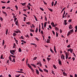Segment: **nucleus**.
Here are the masks:
<instances>
[{"label":"nucleus","instance_id":"0eeeda50","mask_svg":"<svg viewBox=\"0 0 77 77\" xmlns=\"http://www.w3.org/2000/svg\"><path fill=\"white\" fill-rule=\"evenodd\" d=\"M36 74H37V75H39V70L36 69Z\"/></svg>","mask_w":77,"mask_h":77},{"label":"nucleus","instance_id":"c9c22d12","mask_svg":"<svg viewBox=\"0 0 77 77\" xmlns=\"http://www.w3.org/2000/svg\"><path fill=\"white\" fill-rule=\"evenodd\" d=\"M37 59V57H34V58L33 59V60H36Z\"/></svg>","mask_w":77,"mask_h":77},{"label":"nucleus","instance_id":"412c9836","mask_svg":"<svg viewBox=\"0 0 77 77\" xmlns=\"http://www.w3.org/2000/svg\"><path fill=\"white\" fill-rule=\"evenodd\" d=\"M55 29L56 31H57L59 30V28L57 27H55Z\"/></svg>","mask_w":77,"mask_h":77},{"label":"nucleus","instance_id":"6e6d98bb","mask_svg":"<svg viewBox=\"0 0 77 77\" xmlns=\"http://www.w3.org/2000/svg\"><path fill=\"white\" fill-rule=\"evenodd\" d=\"M40 9H41V11H44V9H43V8L40 7Z\"/></svg>","mask_w":77,"mask_h":77},{"label":"nucleus","instance_id":"f8f14e48","mask_svg":"<svg viewBox=\"0 0 77 77\" xmlns=\"http://www.w3.org/2000/svg\"><path fill=\"white\" fill-rule=\"evenodd\" d=\"M14 45L13 47V48H16V44H15V43H14Z\"/></svg>","mask_w":77,"mask_h":77},{"label":"nucleus","instance_id":"69168bd1","mask_svg":"<svg viewBox=\"0 0 77 77\" xmlns=\"http://www.w3.org/2000/svg\"><path fill=\"white\" fill-rule=\"evenodd\" d=\"M0 20H1V21H2L3 19V18H2V17H0Z\"/></svg>","mask_w":77,"mask_h":77},{"label":"nucleus","instance_id":"a18cd8bd","mask_svg":"<svg viewBox=\"0 0 77 77\" xmlns=\"http://www.w3.org/2000/svg\"><path fill=\"white\" fill-rule=\"evenodd\" d=\"M1 2L2 3H6V2H4V1H1Z\"/></svg>","mask_w":77,"mask_h":77},{"label":"nucleus","instance_id":"e2e57ef3","mask_svg":"<svg viewBox=\"0 0 77 77\" xmlns=\"http://www.w3.org/2000/svg\"><path fill=\"white\" fill-rule=\"evenodd\" d=\"M32 27H33L34 28L35 27V26L33 24H32Z\"/></svg>","mask_w":77,"mask_h":77},{"label":"nucleus","instance_id":"ea45409f","mask_svg":"<svg viewBox=\"0 0 77 77\" xmlns=\"http://www.w3.org/2000/svg\"><path fill=\"white\" fill-rule=\"evenodd\" d=\"M72 21V19H69V20L68 21V22L69 23H71Z\"/></svg>","mask_w":77,"mask_h":77},{"label":"nucleus","instance_id":"9b49d317","mask_svg":"<svg viewBox=\"0 0 77 77\" xmlns=\"http://www.w3.org/2000/svg\"><path fill=\"white\" fill-rule=\"evenodd\" d=\"M54 50L55 53H57V51H56V47L55 46H54Z\"/></svg>","mask_w":77,"mask_h":77},{"label":"nucleus","instance_id":"a878e982","mask_svg":"<svg viewBox=\"0 0 77 77\" xmlns=\"http://www.w3.org/2000/svg\"><path fill=\"white\" fill-rule=\"evenodd\" d=\"M31 65L33 66L34 68H36V66H35V65H34L33 64H31Z\"/></svg>","mask_w":77,"mask_h":77},{"label":"nucleus","instance_id":"bb28decb","mask_svg":"<svg viewBox=\"0 0 77 77\" xmlns=\"http://www.w3.org/2000/svg\"><path fill=\"white\" fill-rule=\"evenodd\" d=\"M30 32H35V30H33L32 29H30Z\"/></svg>","mask_w":77,"mask_h":77},{"label":"nucleus","instance_id":"dca6fc26","mask_svg":"<svg viewBox=\"0 0 77 77\" xmlns=\"http://www.w3.org/2000/svg\"><path fill=\"white\" fill-rule=\"evenodd\" d=\"M47 22H45V23L44 25V28H45V27H46V26H47Z\"/></svg>","mask_w":77,"mask_h":77},{"label":"nucleus","instance_id":"13d9d810","mask_svg":"<svg viewBox=\"0 0 77 77\" xmlns=\"http://www.w3.org/2000/svg\"><path fill=\"white\" fill-rule=\"evenodd\" d=\"M52 32L53 35H55V32H54V31L52 30Z\"/></svg>","mask_w":77,"mask_h":77},{"label":"nucleus","instance_id":"393cba45","mask_svg":"<svg viewBox=\"0 0 77 77\" xmlns=\"http://www.w3.org/2000/svg\"><path fill=\"white\" fill-rule=\"evenodd\" d=\"M53 67H54V69H57V67L55 65H53Z\"/></svg>","mask_w":77,"mask_h":77},{"label":"nucleus","instance_id":"a19ab883","mask_svg":"<svg viewBox=\"0 0 77 77\" xmlns=\"http://www.w3.org/2000/svg\"><path fill=\"white\" fill-rule=\"evenodd\" d=\"M59 35V34L57 33V32H56V36L57 37H58V35Z\"/></svg>","mask_w":77,"mask_h":77},{"label":"nucleus","instance_id":"c85d7f7f","mask_svg":"<svg viewBox=\"0 0 77 77\" xmlns=\"http://www.w3.org/2000/svg\"><path fill=\"white\" fill-rule=\"evenodd\" d=\"M47 60H48V61H49L51 60V58H50L49 57H48L47 58Z\"/></svg>","mask_w":77,"mask_h":77},{"label":"nucleus","instance_id":"39448f33","mask_svg":"<svg viewBox=\"0 0 77 77\" xmlns=\"http://www.w3.org/2000/svg\"><path fill=\"white\" fill-rule=\"evenodd\" d=\"M65 11H64V13L62 15V17L63 18H65Z\"/></svg>","mask_w":77,"mask_h":77},{"label":"nucleus","instance_id":"72a5a7b5","mask_svg":"<svg viewBox=\"0 0 77 77\" xmlns=\"http://www.w3.org/2000/svg\"><path fill=\"white\" fill-rule=\"evenodd\" d=\"M62 56L63 57V60H65V56L63 55V54H62Z\"/></svg>","mask_w":77,"mask_h":77},{"label":"nucleus","instance_id":"7c9ffc66","mask_svg":"<svg viewBox=\"0 0 77 77\" xmlns=\"http://www.w3.org/2000/svg\"><path fill=\"white\" fill-rule=\"evenodd\" d=\"M26 3H21V4L22 5V6H25V5H26Z\"/></svg>","mask_w":77,"mask_h":77},{"label":"nucleus","instance_id":"5701e85b","mask_svg":"<svg viewBox=\"0 0 77 77\" xmlns=\"http://www.w3.org/2000/svg\"><path fill=\"white\" fill-rule=\"evenodd\" d=\"M33 15V16H34V17L35 20L36 21H38V19H37V18H36V17L35 15Z\"/></svg>","mask_w":77,"mask_h":77},{"label":"nucleus","instance_id":"c756f323","mask_svg":"<svg viewBox=\"0 0 77 77\" xmlns=\"http://www.w3.org/2000/svg\"><path fill=\"white\" fill-rule=\"evenodd\" d=\"M48 8L49 10V11H50L51 12H53V10H52V9L49 8Z\"/></svg>","mask_w":77,"mask_h":77},{"label":"nucleus","instance_id":"37998d69","mask_svg":"<svg viewBox=\"0 0 77 77\" xmlns=\"http://www.w3.org/2000/svg\"><path fill=\"white\" fill-rule=\"evenodd\" d=\"M41 33L42 35H44V32H43V31H41Z\"/></svg>","mask_w":77,"mask_h":77},{"label":"nucleus","instance_id":"1a4fd4ad","mask_svg":"<svg viewBox=\"0 0 77 77\" xmlns=\"http://www.w3.org/2000/svg\"><path fill=\"white\" fill-rule=\"evenodd\" d=\"M72 28H73V27L72 26V25L71 24L69 25V29H72Z\"/></svg>","mask_w":77,"mask_h":77},{"label":"nucleus","instance_id":"774afa93","mask_svg":"<svg viewBox=\"0 0 77 77\" xmlns=\"http://www.w3.org/2000/svg\"><path fill=\"white\" fill-rule=\"evenodd\" d=\"M43 2L45 5H47V3L46 2H45L44 1H43Z\"/></svg>","mask_w":77,"mask_h":77},{"label":"nucleus","instance_id":"a211bd4d","mask_svg":"<svg viewBox=\"0 0 77 77\" xmlns=\"http://www.w3.org/2000/svg\"><path fill=\"white\" fill-rule=\"evenodd\" d=\"M10 56H11V57H13V58H16V57L15 56L10 55Z\"/></svg>","mask_w":77,"mask_h":77},{"label":"nucleus","instance_id":"6ab92c4d","mask_svg":"<svg viewBox=\"0 0 77 77\" xmlns=\"http://www.w3.org/2000/svg\"><path fill=\"white\" fill-rule=\"evenodd\" d=\"M47 43H50V39H47L46 41Z\"/></svg>","mask_w":77,"mask_h":77},{"label":"nucleus","instance_id":"f3484780","mask_svg":"<svg viewBox=\"0 0 77 77\" xmlns=\"http://www.w3.org/2000/svg\"><path fill=\"white\" fill-rule=\"evenodd\" d=\"M27 66H28V67H29V68H31L32 67V66H30V64L29 63L27 64Z\"/></svg>","mask_w":77,"mask_h":77},{"label":"nucleus","instance_id":"4468645a","mask_svg":"<svg viewBox=\"0 0 77 77\" xmlns=\"http://www.w3.org/2000/svg\"><path fill=\"white\" fill-rule=\"evenodd\" d=\"M43 70L44 71H45V72H48V70H47V69H43Z\"/></svg>","mask_w":77,"mask_h":77},{"label":"nucleus","instance_id":"680f3d73","mask_svg":"<svg viewBox=\"0 0 77 77\" xmlns=\"http://www.w3.org/2000/svg\"><path fill=\"white\" fill-rule=\"evenodd\" d=\"M2 13L4 14H6V13L5 11H2Z\"/></svg>","mask_w":77,"mask_h":77},{"label":"nucleus","instance_id":"4c0bfd02","mask_svg":"<svg viewBox=\"0 0 77 77\" xmlns=\"http://www.w3.org/2000/svg\"><path fill=\"white\" fill-rule=\"evenodd\" d=\"M68 58V54L66 55V59H67Z\"/></svg>","mask_w":77,"mask_h":77},{"label":"nucleus","instance_id":"de8ad7c7","mask_svg":"<svg viewBox=\"0 0 77 77\" xmlns=\"http://www.w3.org/2000/svg\"><path fill=\"white\" fill-rule=\"evenodd\" d=\"M3 55L2 54V55L1 56V57H0V59H2L3 58ZM4 58H3V59H4Z\"/></svg>","mask_w":77,"mask_h":77},{"label":"nucleus","instance_id":"5fc2aeb1","mask_svg":"<svg viewBox=\"0 0 77 77\" xmlns=\"http://www.w3.org/2000/svg\"><path fill=\"white\" fill-rule=\"evenodd\" d=\"M67 48H70V47H71V46L70 45H68L67 46Z\"/></svg>","mask_w":77,"mask_h":77},{"label":"nucleus","instance_id":"f704fd0d","mask_svg":"<svg viewBox=\"0 0 77 77\" xmlns=\"http://www.w3.org/2000/svg\"><path fill=\"white\" fill-rule=\"evenodd\" d=\"M8 29H7L5 32L6 35H8Z\"/></svg>","mask_w":77,"mask_h":77},{"label":"nucleus","instance_id":"bf43d9fd","mask_svg":"<svg viewBox=\"0 0 77 77\" xmlns=\"http://www.w3.org/2000/svg\"><path fill=\"white\" fill-rule=\"evenodd\" d=\"M23 15H24V16H25V17H27V16L26 14H23Z\"/></svg>","mask_w":77,"mask_h":77},{"label":"nucleus","instance_id":"49530a36","mask_svg":"<svg viewBox=\"0 0 77 77\" xmlns=\"http://www.w3.org/2000/svg\"><path fill=\"white\" fill-rule=\"evenodd\" d=\"M17 44L18 45V41L17 40L15 41Z\"/></svg>","mask_w":77,"mask_h":77},{"label":"nucleus","instance_id":"7ed1b4c3","mask_svg":"<svg viewBox=\"0 0 77 77\" xmlns=\"http://www.w3.org/2000/svg\"><path fill=\"white\" fill-rule=\"evenodd\" d=\"M16 30L17 31H14V32L15 33H18V32L19 33H21V32L20 29H16Z\"/></svg>","mask_w":77,"mask_h":77},{"label":"nucleus","instance_id":"20e7f679","mask_svg":"<svg viewBox=\"0 0 77 77\" xmlns=\"http://www.w3.org/2000/svg\"><path fill=\"white\" fill-rule=\"evenodd\" d=\"M68 51H70L71 53H72V52L73 51V49H72L71 48H70L69 49L67 50Z\"/></svg>","mask_w":77,"mask_h":77},{"label":"nucleus","instance_id":"f03ea898","mask_svg":"<svg viewBox=\"0 0 77 77\" xmlns=\"http://www.w3.org/2000/svg\"><path fill=\"white\" fill-rule=\"evenodd\" d=\"M51 25L52 27H56V26H57V24L55 23L54 25V23L53 22H52L51 23Z\"/></svg>","mask_w":77,"mask_h":77},{"label":"nucleus","instance_id":"79ce46f5","mask_svg":"<svg viewBox=\"0 0 77 77\" xmlns=\"http://www.w3.org/2000/svg\"><path fill=\"white\" fill-rule=\"evenodd\" d=\"M38 28H36V29L35 30V32L36 33H37L38 32Z\"/></svg>","mask_w":77,"mask_h":77},{"label":"nucleus","instance_id":"864d4df0","mask_svg":"<svg viewBox=\"0 0 77 77\" xmlns=\"http://www.w3.org/2000/svg\"><path fill=\"white\" fill-rule=\"evenodd\" d=\"M15 8H16V10H18V6H17V5H15Z\"/></svg>","mask_w":77,"mask_h":77},{"label":"nucleus","instance_id":"338daca9","mask_svg":"<svg viewBox=\"0 0 77 77\" xmlns=\"http://www.w3.org/2000/svg\"><path fill=\"white\" fill-rule=\"evenodd\" d=\"M60 33H62V30L61 29H60Z\"/></svg>","mask_w":77,"mask_h":77},{"label":"nucleus","instance_id":"cd10ccee","mask_svg":"<svg viewBox=\"0 0 77 77\" xmlns=\"http://www.w3.org/2000/svg\"><path fill=\"white\" fill-rule=\"evenodd\" d=\"M8 59L10 61H11V60H12V58H11V55L9 56Z\"/></svg>","mask_w":77,"mask_h":77},{"label":"nucleus","instance_id":"4d7b16f0","mask_svg":"<svg viewBox=\"0 0 77 77\" xmlns=\"http://www.w3.org/2000/svg\"><path fill=\"white\" fill-rule=\"evenodd\" d=\"M20 74H19L18 75H15V77H20Z\"/></svg>","mask_w":77,"mask_h":77},{"label":"nucleus","instance_id":"b1692460","mask_svg":"<svg viewBox=\"0 0 77 77\" xmlns=\"http://www.w3.org/2000/svg\"><path fill=\"white\" fill-rule=\"evenodd\" d=\"M13 36H16L17 35V34H16V33L14 32L13 33Z\"/></svg>","mask_w":77,"mask_h":77},{"label":"nucleus","instance_id":"4be33fe9","mask_svg":"<svg viewBox=\"0 0 77 77\" xmlns=\"http://www.w3.org/2000/svg\"><path fill=\"white\" fill-rule=\"evenodd\" d=\"M26 24H28V25H30V24H31V23L29 22H26Z\"/></svg>","mask_w":77,"mask_h":77},{"label":"nucleus","instance_id":"aec40b11","mask_svg":"<svg viewBox=\"0 0 77 77\" xmlns=\"http://www.w3.org/2000/svg\"><path fill=\"white\" fill-rule=\"evenodd\" d=\"M70 32L71 33H74V30L73 29H72L70 31Z\"/></svg>","mask_w":77,"mask_h":77},{"label":"nucleus","instance_id":"6e6552de","mask_svg":"<svg viewBox=\"0 0 77 77\" xmlns=\"http://www.w3.org/2000/svg\"><path fill=\"white\" fill-rule=\"evenodd\" d=\"M31 45H34L35 47H37V45H36V44H35V43H31Z\"/></svg>","mask_w":77,"mask_h":77},{"label":"nucleus","instance_id":"e433bc0d","mask_svg":"<svg viewBox=\"0 0 77 77\" xmlns=\"http://www.w3.org/2000/svg\"><path fill=\"white\" fill-rule=\"evenodd\" d=\"M27 8H28L29 10H30V6L28 5H27Z\"/></svg>","mask_w":77,"mask_h":77},{"label":"nucleus","instance_id":"f257e3e1","mask_svg":"<svg viewBox=\"0 0 77 77\" xmlns=\"http://www.w3.org/2000/svg\"><path fill=\"white\" fill-rule=\"evenodd\" d=\"M16 51V48H15L14 49V50H11L10 51V53H11V54H12V55H14V54L13 53H15V52Z\"/></svg>","mask_w":77,"mask_h":77},{"label":"nucleus","instance_id":"473e14b6","mask_svg":"<svg viewBox=\"0 0 77 77\" xmlns=\"http://www.w3.org/2000/svg\"><path fill=\"white\" fill-rule=\"evenodd\" d=\"M65 8H63V9L62 10L61 12V14H62V13L63 12V11H64L65 10Z\"/></svg>","mask_w":77,"mask_h":77},{"label":"nucleus","instance_id":"c03bdc74","mask_svg":"<svg viewBox=\"0 0 77 77\" xmlns=\"http://www.w3.org/2000/svg\"><path fill=\"white\" fill-rule=\"evenodd\" d=\"M18 20H17L15 22V24L16 25H17V26H18Z\"/></svg>","mask_w":77,"mask_h":77},{"label":"nucleus","instance_id":"ddd939ff","mask_svg":"<svg viewBox=\"0 0 77 77\" xmlns=\"http://www.w3.org/2000/svg\"><path fill=\"white\" fill-rule=\"evenodd\" d=\"M63 74L64 75V76H66V75H67V74L65 72H63Z\"/></svg>","mask_w":77,"mask_h":77},{"label":"nucleus","instance_id":"58836bf2","mask_svg":"<svg viewBox=\"0 0 77 77\" xmlns=\"http://www.w3.org/2000/svg\"><path fill=\"white\" fill-rule=\"evenodd\" d=\"M22 51H21V48H19V52H21Z\"/></svg>","mask_w":77,"mask_h":77},{"label":"nucleus","instance_id":"423d86ee","mask_svg":"<svg viewBox=\"0 0 77 77\" xmlns=\"http://www.w3.org/2000/svg\"><path fill=\"white\" fill-rule=\"evenodd\" d=\"M58 63L59 65H62V62L60 59H58Z\"/></svg>","mask_w":77,"mask_h":77},{"label":"nucleus","instance_id":"603ef678","mask_svg":"<svg viewBox=\"0 0 77 77\" xmlns=\"http://www.w3.org/2000/svg\"><path fill=\"white\" fill-rule=\"evenodd\" d=\"M51 5L52 6H53V5H54V2H52L51 3Z\"/></svg>","mask_w":77,"mask_h":77},{"label":"nucleus","instance_id":"3c124183","mask_svg":"<svg viewBox=\"0 0 77 77\" xmlns=\"http://www.w3.org/2000/svg\"><path fill=\"white\" fill-rule=\"evenodd\" d=\"M39 71H40L41 72H43V70H42V69H39Z\"/></svg>","mask_w":77,"mask_h":77},{"label":"nucleus","instance_id":"0e129e2a","mask_svg":"<svg viewBox=\"0 0 77 77\" xmlns=\"http://www.w3.org/2000/svg\"><path fill=\"white\" fill-rule=\"evenodd\" d=\"M40 63V66H42V64H41V62H39Z\"/></svg>","mask_w":77,"mask_h":77},{"label":"nucleus","instance_id":"2eb2a0df","mask_svg":"<svg viewBox=\"0 0 77 77\" xmlns=\"http://www.w3.org/2000/svg\"><path fill=\"white\" fill-rule=\"evenodd\" d=\"M50 51L52 53H54V52L53 51V50H52V49H51V48H50Z\"/></svg>","mask_w":77,"mask_h":77},{"label":"nucleus","instance_id":"09e8293b","mask_svg":"<svg viewBox=\"0 0 77 77\" xmlns=\"http://www.w3.org/2000/svg\"><path fill=\"white\" fill-rule=\"evenodd\" d=\"M57 1H55V3H54V6H56V5L57 4Z\"/></svg>","mask_w":77,"mask_h":77},{"label":"nucleus","instance_id":"8fccbe9b","mask_svg":"<svg viewBox=\"0 0 77 77\" xmlns=\"http://www.w3.org/2000/svg\"><path fill=\"white\" fill-rule=\"evenodd\" d=\"M49 28L50 29H52V27H51V26L50 25H49Z\"/></svg>","mask_w":77,"mask_h":77},{"label":"nucleus","instance_id":"2f4dec72","mask_svg":"<svg viewBox=\"0 0 77 77\" xmlns=\"http://www.w3.org/2000/svg\"><path fill=\"white\" fill-rule=\"evenodd\" d=\"M16 72H19V73H24V72H22L20 71H17Z\"/></svg>","mask_w":77,"mask_h":77},{"label":"nucleus","instance_id":"9d476101","mask_svg":"<svg viewBox=\"0 0 77 77\" xmlns=\"http://www.w3.org/2000/svg\"><path fill=\"white\" fill-rule=\"evenodd\" d=\"M72 33L70 32V31H69L68 33H67V36H69V35H71Z\"/></svg>","mask_w":77,"mask_h":77},{"label":"nucleus","instance_id":"052dcab7","mask_svg":"<svg viewBox=\"0 0 77 77\" xmlns=\"http://www.w3.org/2000/svg\"><path fill=\"white\" fill-rule=\"evenodd\" d=\"M2 9H5V8H6V7L5 6L2 7Z\"/></svg>","mask_w":77,"mask_h":77}]
</instances>
